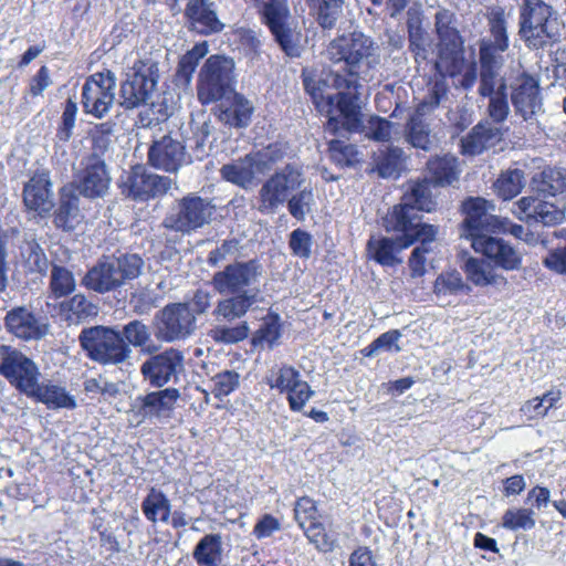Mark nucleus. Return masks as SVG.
I'll list each match as a JSON object with an SVG mask.
<instances>
[{"label":"nucleus","mask_w":566,"mask_h":566,"mask_svg":"<svg viewBox=\"0 0 566 566\" xmlns=\"http://www.w3.org/2000/svg\"><path fill=\"white\" fill-rule=\"evenodd\" d=\"M249 325L247 322H239L235 325L219 324L209 331V336L219 344H235L249 336Z\"/></svg>","instance_id":"nucleus-46"},{"label":"nucleus","mask_w":566,"mask_h":566,"mask_svg":"<svg viewBox=\"0 0 566 566\" xmlns=\"http://www.w3.org/2000/svg\"><path fill=\"white\" fill-rule=\"evenodd\" d=\"M524 186V172L517 168L502 172L494 182V189L503 200H510L517 196Z\"/></svg>","instance_id":"nucleus-45"},{"label":"nucleus","mask_w":566,"mask_h":566,"mask_svg":"<svg viewBox=\"0 0 566 566\" xmlns=\"http://www.w3.org/2000/svg\"><path fill=\"white\" fill-rule=\"evenodd\" d=\"M317 507L315 502L308 497L303 496L298 499L294 506V516L301 528L311 522L316 521Z\"/></svg>","instance_id":"nucleus-60"},{"label":"nucleus","mask_w":566,"mask_h":566,"mask_svg":"<svg viewBox=\"0 0 566 566\" xmlns=\"http://www.w3.org/2000/svg\"><path fill=\"white\" fill-rule=\"evenodd\" d=\"M464 220L461 237L473 244L475 238L493 232L500 217L493 214L495 206L484 198H469L463 202Z\"/></svg>","instance_id":"nucleus-25"},{"label":"nucleus","mask_w":566,"mask_h":566,"mask_svg":"<svg viewBox=\"0 0 566 566\" xmlns=\"http://www.w3.org/2000/svg\"><path fill=\"white\" fill-rule=\"evenodd\" d=\"M454 14L449 10H440L436 13V32L438 35V59L436 70L442 76H455L465 65L463 55V41L455 27Z\"/></svg>","instance_id":"nucleus-7"},{"label":"nucleus","mask_w":566,"mask_h":566,"mask_svg":"<svg viewBox=\"0 0 566 566\" xmlns=\"http://www.w3.org/2000/svg\"><path fill=\"white\" fill-rule=\"evenodd\" d=\"M171 502L168 496L156 488H150L143 499L140 509L146 520L153 524H168L171 515Z\"/></svg>","instance_id":"nucleus-35"},{"label":"nucleus","mask_w":566,"mask_h":566,"mask_svg":"<svg viewBox=\"0 0 566 566\" xmlns=\"http://www.w3.org/2000/svg\"><path fill=\"white\" fill-rule=\"evenodd\" d=\"M281 528L277 518L270 514H265L254 526L253 534L258 538L270 537L274 532Z\"/></svg>","instance_id":"nucleus-63"},{"label":"nucleus","mask_w":566,"mask_h":566,"mask_svg":"<svg viewBox=\"0 0 566 566\" xmlns=\"http://www.w3.org/2000/svg\"><path fill=\"white\" fill-rule=\"evenodd\" d=\"M436 206L427 180L410 184L400 203L394 206L382 219L387 232L396 238L371 237L367 243L369 258L382 266L400 264V253L417 240H436L438 229L422 222L420 211L430 212Z\"/></svg>","instance_id":"nucleus-2"},{"label":"nucleus","mask_w":566,"mask_h":566,"mask_svg":"<svg viewBox=\"0 0 566 566\" xmlns=\"http://www.w3.org/2000/svg\"><path fill=\"white\" fill-rule=\"evenodd\" d=\"M171 186L170 177L153 174L142 165H136L125 171L119 181L122 193L136 201H147L164 196Z\"/></svg>","instance_id":"nucleus-16"},{"label":"nucleus","mask_w":566,"mask_h":566,"mask_svg":"<svg viewBox=\"0 0 566 566\" xmlns=\"http://www.w3.org/2000/svg\"><path fill=\"white\" fill-rule=\"evenodd\" d=\"M196 328V316L187 303L168 304L155 315V336L165 343L187 339Z\"/></svg>","instance_id":"nucleus-14"},{"label":"nucleus","mask_w":566,"mask_h":566,"mask_svg":"<svg viewBox=\"0 0 566 566\" xmlns=\"http://www.w3.org/2000/svg\"><path fill=\"white\" fill-rule=\"evenodd\" d=\"M428 171L437 185H450L458 178V160L453 155H443L430 159Z\"/></svg>","instance_id":"nucleus-39"},{"label":"nucleus","mask_w":566,"mask_h":566,"mask_svg":"<svg viewBox=\"0 0 566 566\" xmlns=\"http://www.w3.org/2000/svg\"><path fill=\"white\" fill-rule=\"evenodd\" d=\"M51 289L55 296L73 292L75 289L73 274L64 268L54 266L51 272Z\"/></svg>","instance_id":"nucleus-54"},{"label":"nucleus","mask_w":566,"mask_h":566,"mask_svg":"<svg viewBox=\"0 0 566 566\" xmlns=\"http://www.w3.org/2000/svg\"><path fill=\"white\" fill-rule=\"evenodd\" d=\"M184 361L182 352L168 348L147 358L140 366V373L150 386L161 388L170 381L178 380V376L184 371Z\"/></svg>","instance_id":"nucleus-23"},{"label":"nucleus","mask_w":566,"mask_h":566,"mask_svg":"<svg viewBox=\"0 0 566 566\" xmlns=\"http://www.w3.org/2000/svg\"><path fill=\"white\" fill-rule=\"evenodd\" d=\"M469 292L470 287L463 282L458 271L440 273L433 285V293L438 301H443L448 296L458 295L461 292Z\"/></svg>","instance_id":"nucleus-42"},{"label":"nucleus","mask_w":566,"mask_h":566,"mask_svg":"<svg viewBox=\"0 0 566 566\" xmlns=\"http://www.w3.org/2000/svg\"><path fill=\"white\" fill-rule=\"evenodd\" d=\"M144 261L138 254L104 256L91 268L82 280V284L94 292L107 293L115 291L127 282L137 279L143 271Z\"/></svg>","instance_id":"nucleus-5"},{"label":"nucleus","mask_w":566,"mask_h":566,"mask_svg":"<svg viewBox=\"0 0 566 566\" xmlns=\"http://www.w3.org/2000/svg\"><path fill=\"white\" fill-rule=\"evenodd\" d=\"M334 66L318 76L304 75V86L316 108L328 116L325 130L332 135L356 132L360 126L359 90L374 80L379 64L378 46L360 31L343 33L326 46Z\"/></svg>","instance_id":"nucleus-1"},{"label":"nucleus","mask_w":566,"mask_h":566,"mask_svg":"<svg viewBox=\"0 0 566 566\" xmlns=\"http://www.w3.org/2000/svg\"><path fill=\"white\" fill-rule=\"evenodd\" d=\"M262 265L258 260L239 261L227 265L212 276L214 290L227 297L218 301L212 314L216 319L232 322L243 317L262 301L259 281Z\"/></svg>","instance_id":"nucleus-3"},{"label":"nucleus","mask_w":566,"mask_h":566,"mask_svg":"<svg viewBox=\"0 0 566 566\" xmlns=\"http://www.w3.org/2000/svg\"><path fill=\"white\" fill-rule=\"evenodd\" d=\"M486 20L491 33L490 39L479 43L480 71H502L503 53L510 46L507 19L504 8L494 6L488 9Z\"/></svg>","instance_id":"nucleus-12"},{"label":"nucleus","mask_w":566,"mask_h":566,"mask_svg":"<svg viewBox=\"0 0 566 566\" xmlns=\"http://www.w3.org/2000/svg\"><path fill=\"white\" fill-rule=\"evenodd\" d=\"M82 221L80 212V198L72 192V188L63 187L61 190L60 205L54 212V224L63 231H73Z\"/></svg>","instance_id":"nucleus-33"},{"label":"nucleus","mask_w":566,"mask_h":566,"mask_svg":"<svg viewBox=\"0 0 566 566\" xmlns=\"http://www.w3.org/2000/svg\"><path fill=\"white\" fill-rule=\"evenodd\" d=\"M261 13L263 22L268 25L274 40L285 54L289 56H300L298 33L293 31L287 24L290 18L287 0H264Z\"/></svg>","instance_id":"nucleus-17"},{"label":"nucleus","mask_w":566,"mask_h":566,"mask_svg":"<svg viewBox=\"0 0 566 566\" xmlns=\"http://www.w3.org/2000/svg\"><path fill=\"white\" fill-rule=\"evenodd\" d=\"M60 315L70 325H78L98 314V307L85 295L75 294L60 303Z\"/></svg>","instance_id":"nucleus-34"},{"label":"nucleus","mask_w":566,"mask_h":566,"mask_svg":"<svg viewBox=\"0 0 566 566\" xmlns=\"http://www.w3.org/2000/svg\"><path fill=\"white\" fill-rule=\"evenodd\" d=\"M566 185V169L547 168L533 177L532 189L543 197L559 198L564 196Z\"/></svg>","instance_id":"nucleus-36"},{"label":"nucleus","mask_w":566,"mask_h":566,"mask_svg":"<svg viewBox=\"0 0 566 566\" xmlns=\"http://www.w3.org/2000/svg\"><path fill=\"white\" fill-rule=\"evenodd\" d=\"M536 524L535 512L531 509H509L502 516V526L510 531H530Z\"/></svg>","instance_id":"nucleus-47"},{"label":"nucleus","mask_w":566,"mask_h":566,"mask_svg":"<svg viewBox=\"0 0 566 566\" xmlns=\"http://www.w3.org/2000/svg\"><path fill=\"white\" fill-rule=\"evenodd\" d=\"M252 156L258 163L259 170L265 174L284 158L285 150L281 144H272L260 151L253 153Z\"/></svg>","instance_id":"nucleus-52"},{"label":"nucleus","mask_w":566,"mask_h":566,"mask_svg":"<svg viewBox=\"0 0 566 566\" xmlns=\"http://www.w3.org/2000/svg\"><path fill=\"white\" fill-rule=\"evenodd\" d=\"M281 337L280 316L268 314L252 338L254 347L272 349L279 344Z\"/></svg>","instance_id":"nucleus-41"},{"label":"nucleus","mask_w":566,"mask_h":566,"mask_svg":"<svg viewBox=\"0 0 566 566\" xmlns=\"http://www.w3.org/2000/svg\"><path fill=\"white\" fill-rule=\"evenodd\" d=\"M566 202L559 198L543 197L536 192L514 203L512 212L520 220H534L544 226L559 224L565 220Z\"/></svg>","instance_id":"nucleus-20"},{"label":"nucleus","mask_w":566,"mask_h":566,"mask_svg":"<svg viewBox=\"0 0 566 566\" xmlns=\"http://www.w3.org/2000/svg\"><path fill=\"white\" fill-rule=\"evenodd\" d=\"M447 95V85L443 81H437L429 90V94L418 104L415 115L406 126V139L415 148L430 150L434 144L430 135V128L423 122L422 116L436 109L441 99Z\"/></svg>","instance_id":"nucleus-18"},{"label":"nucleus","mask_w":566,"mask_h":566,"mask_svg":"<svg viewBox=\"0 0 566 566\" xmlns=\"http://www.w3.org/2000/svg\"><path fill=\"white\" fill-rule=\"evenodd\" d=\"M301 380L302 375L300 370L287 364L272 368L268 376V385L280 394H287Z\"/></svg>","instance_id":"nucleus-44"},{"label":"nucleus","mask_w":566,"mask_h":566,"mask_svg":"<svg viewBox=\"0 0 566 566\" xmlns=\"http://www.w3.org/2000/svg\"><path fill=\"white\" fill-rule=\"evenodd\" d=\"M471 247L475 252L484 254L504 270L512 271L521 266V253L503 239L486 234L485 237L475 238Z\"/></svg>","instance_id":"nucleus-28"},{"label":"nucleus","mask_w":566,"mask_h":566,"mask_svg":"<svg viewBox=\"0 0 566 566\" xmlns=\"http://www.w3.org/2000/svg\"><path fill=\"white\" fill-rule=\"evenodd\" d=\"M158 63L151 57L134 62L120 85V105L125 109H134L147 105L158 83Z\"/></svg>","instance_id":"nucleus-8"},{"label":"nucleus","mask_w":566,"mask_h":566,"mask_svg":"<svg viewBox=\"0 0 566 566\" xmlns=\"http://www.w3.org/2000/svg\"><path fill=\"white\" fill-rule=\"evenodd\" d=\"M304 184L302 169L295 165H285L262 184L259 190L258 210L263 214L275 213Z\"/></svg>","instance_id":"nucleus-11"},{"label":"nucleus","mask_w":566,"mask_h":566,"mask_svg":"<svg viewBox=\"0 0 566 566\" xmlns=\"http://www.w3.org/2000/svg\"><path fill=\"white\" fill-rule=\"evenodd\" d=\"M216 207L209 198L189 193L177 200L165 217L166 229L190 234L209 224Z\"/></svg>","instance_id":"nucleus-10"},{"label":"nucleus","mask_w":566,"mask_h":566,"mask_svg":"<svg viewBox=\"0 0 566 566\" xmlns=\"http://www.w3.org/2000/svg\"><path fill=\"white\" fill-rule=\"evenodd\" d=\"M408 15L407 27L410 50L413 52L416 60L419 57L426 59V31L422 28L421 18L419 14H411L410 12Z\"/></svg>","instance_id":"nucleus-48"},{"label":"nucleus","mask_w":566,"mask_h":566,"mask_svg":"<svg viewBox=\"0 0 566 566\" xmlns=\"http://www.w3.org/2000/svg\"><path fill=\"white\" fill-rule=\"evenodd\" d=\"M78 342L87 357L102 365H119L132 355L120 332L113 327L96 325L84 328Z\"/></svg>","instance_id":"nucleus-6"},{"label":"nucleus","mask_w":566,"mask_h":566,"mask_svg":"<svg viewBox=\"0 0 566 566\" xmlns=\"http://www.w3.org/2000/svg\"><path fill=\"white\" fill-rule=\"evenodd\" d=\"M317 22L325 29L331 30L335 27L337 19L342 13L344 0H317Z\"/></svg>","instance_id":"nucleus-51"},{"label":"nucleus","mask_w":566,"mask_h":566,"mask_svg":"<svg viewBox=\"0 0 566 566\" xmlns=\"http://www.w3.org/2000/svg\"><path fill=\"white\" fill-rule=\"evenodd\" d=\"M148 163L156 169L176 172L186 163L185 146L170 136H164L149 147Z\"/></svg>","instance_id":"nucleus-26"},{"label":"nucleus","mask_w":566,"mask_h":566,"mask_svg":"<svg viewBox=\"0 0 566 566\" xmlns=\"http://www.w3.org/2000/svg\"><path fill=\"white\" fill-rule=\"evenodd\" d=\"M289 407L292 411H302L307 401L313 398L315 391L311 388L307 381L301 380L287 394Z\"/></svg>","instance_id":"nucleus-57"},{"label":"nucleus","mask_w":566,"mask_h":566,"mask_svg":"<svg viewBox=\"0 0 566 566\" xmlns=\"http://www.w3.org/2000/svg\"><path fill=\"white\" fill-rule=\"evenodd\" d=\"M403 164V151L399 147H387L375 157V169L382 178L398 177Z\"/></svg>","instance_id":"nucleus-40"},{"label":"nucleus","mask_w":566,"mask_h":566,"mask_svg":"<svg viewBox=\"0 0 566 566\" xmlns=\"http://www.w3.org/2000/svg\"><path fill=\"white\" fill-rule=\"evenodd\" d=\"M51 186L45 174H38V216L50 212L54 206Z\"/></svg>","instance_id":"nucleus-58"},{"label":"nucleus","mask_w":566,"mask_h":566,"mask_svg":"<svg viewBox=\"0 0 566 566\" xmlns=\"http://www.w3.org/2000/svg\"><path fill=\"white\" fill-rule=\"evenodd\" d=\"M507 72L480 71L479 94L489 98L488 115L493 123H504L510 114Z\"/></svg>","instance_id":"nucleus-24"},{"label":"nucleus","mask_w":566,"mask_h":566,"mask_svg":"<svg viewBox=\"0 0 566 566\" xmlns=\"http://www.w3.org/2000/svg\"><path fill=\"white\" fill-rule=\"evenodd\" d=\"M212 394L222 399L230 395L239 386V374L233 370H226L217 374L212 379Z\"/></svg>","instance_id":"nucleus-53"},{"label":"nucleus","mask_w":566,"mask_h":566,"mask_svg":"<svg viewBox=\"0 0 566 566\" xmlns=\"http://www.w3.org/2000/svg\"><path fill=\"white\" fill-rule=\"evenodd\" d=\"M219 119L231 127H247L253 114V105L243 95L233 91L227 97L220 99Z\"/></svg>","instance_id":"nucleus-29"},{"label":"nucleus","mask_w":566,"mask_h":566,"mask_svg":"<svg viewBox=\"0 0 566 566\" xmlns=\"http://www.w3.org/2000/svg\"><path fill=\"white\" fill-rule=\"evenodd\" d=\"M125 343L134 347H143L150 340V329L142 321L134 319L124 325L120 333Z\"/></svg>","instance_id":"nucleus-50"},{"label":"nucleus","mask_w":566,"mask_h":566,"mask_svg":"<svg viewBox=\"0 0 566 566\" xmlns=\"http://www.w3.org/2000/svg\"><path fill=\"white\" fill-rule=\"evenodd\" d=\"M544 264L560 274H566V248L556 249L545 258Z\"/></svg>","instance_id":"nucleus-64"},{"label":"nucleus","mask_w":566,"mask_h":566,"mask_svg":"<svg viewBox=\"0 0 566 566\" xmlns=\"http://www.w3.org/2000/svg\"><path fill=\"white\" fill-rule=\"evenodd\" d=\"M197 566H221L224 558L222 535L209 533L203 535L192 549Z\"/></svg>","instance_id":"nucleus-32"},{"label":"nucleus","mask_w":566,"mask_h":566,"mask_svg":"<svg viewBox=\"0 0 566 566\" xmlns=\"http://www.w3.org/2000/svg\"><path fill=\"white\" fill-rule=\"evenodd\" d=\"M311 543L316 548L323 552L332 551L334 547V539H331L326 534L325 527L321 522L314 521L302 528Z\"/></svg>","instance_id":"nucleus-56"},{"label":"nucleus","mask_w":566,"mask_h":566,"mask_svg":"<svg viewBox=\"0 0 566 566\" xmlns=\"http://www.w3.org/2000/svg\"><path fill=\"white\" fill-rule=\"evenodd\" d=\"M82 166L83 168L65 188H72L73 193L78 192L85 198H103L108 192L112 180L105 160L93 153L83 160Z\"/></svg>","instance_id":"nucleus-19"},{"label":"nucleus","mask_w":566,"mask_h":566,"mask_svg":"<svg viewBox=\"0 0 566 566\" xmlns=\"http://www.w3.org/2000/svg\"><path fill=\"white\" fill-rule=\"evenodd\" d=\"M463 269L468 280L476 286H486L495 281L490 265L478 259L469 258Z\"/></svg>","instance_id":"nucleus-49"},{"label":"nucleus","mask_w":566,"mask_h":566,"mask_svg":"<svg viewBox=\"0 0 566 566\" xmlns=\"http://www.w3.org/2000/svg\"><path fill=\"white\" fill-rule=\"evenodd\" d=\"M313 238L302 229H295L290 234L289 247L295 256L308 259L312 254Z\"/></svg>","instance_id":"nucleus-55"},{"label":"nucleus","mask_w":566,"mask_h":566,"mask_svg":"<svg viewBox=\"0 0 566 566\" xmlns=\"http://www.w3.org/2000/svg\"><path fill=\"white\" fill-rule=\"evenodd\" d=\"M220 174L226 181L249 189L253 187L256 176L262 172L252 154H248L243 158L223 165Z\"/></svg>","instance_id":"nucleus-31"},{"label":"nucleus","mask_w":566,"mask_h":566,"mask_svg":"<svg viewBox=\"0 0 566 566\" xmlns=\"http://www.w3.org/2000/svg\"><path fill=\"white\" fill-rule=\"evenodd\" d=\"M235 86L234 61L223 55H211L199 73L198 98L201 104L220 101L233 93Z\"/></svg>","instance_id":"nucleus-9"},{"label":"nucleus","mask_w":566,"mask_h":566,"mask_svg":"<svg viewBox=\"0 0 566 566\" xmlns=\"http://www.w3.org/2000/svg\"><path fill=\"white\" fill-rule=\"evenodd\" d=\"M518 36L530 50H541L559 40L557 11L544 0H522L518 4Z\"/></svg>","instance_id":"nucleus-4"},{"label":"nucleus","mask_w":566,"mask_h":566,"mask_svg":"<svg viewBox=\"0 0 566 566\" xmlns=\"http://www.w3.org/2000/svg\"><path fill=\"white\" fill-rule=\"evenodd\" d=\"M502 139V132L488 120L479 123L461 139L462 153L465 155H479L483 150L495 146Z\"/></svg>","instance_id":"nucleus-30"},{"label":"nucleus","mask_w":566,"mask_h":566,"mask_svg":"<svg viewBox=\"0 0 566 566\" xmlns=\"http://www.w3.org/2000/svg\"><path fill=\"white\" fill-rule=\"evenodd\" d=\"M420 244L416 247L409 259V269L413 277L422 276L426 272V254L431 252L429 247L434 240H418Z\"/></svg>","instance_id":"nucleus-59"},{"label":"nucleus","mask_w":566,"mask_h":566,"mask_svg":"<svg viewBox=\"0 0 566 566\" xmlns=\"http://www.w3.org/2000/svg\"><path fill=\"white\" fill-rule=\"evenodd\" d=\"M180 392L176 388H165L138 396L132 406V413L136 424L147 420L167 422L176 409Z\"/></svg>","instance_id":"nucleus-22"},{"label":"nucleus","mask_w":566,"mask_h":566,"mask_svg":"<svg viewBox=\"0 0 566 566\" xmlns=\"http://www.w3.org/2000/svg\"><path fill=\"white\" fill-rule=\"evenodd\" d=\"M38 401L50 409L73 410L77 407L76 398L64 387L54 384L38 385Z\"/></svg>","instance_id":"nucleus-37"},{"label":"nucleus","mask_w":566,"mask_h":566,"mask_svg":"<svg viewBox=\"0 0 566 566\" xmlns=\"http://www.w3.org/2000/svg\"><path fill=\"white\" fill-rule=\"evenodd\" d=\"M0 375L22 392L35 397V364L18 349L0 346Z\"/></svg>","instance_id":"nucleus-21"},{"label":"nucleus","mask_w":566,"mask_h":566,"mask_svg":"<svg viewBox=\"0 0 566 566\" xmlns=\"http://www.w3.org/2000/svg\"><path fill=\"white\" fill-rule=\"evenodd\" d=\"M185 17L190 29L203 35L219 33L224 29V23L218 17L217 4L212 0H189Z\"/></svg>","instance_id":"nucleus-27"},{"label":"nucleus","mask_w":566,"mask_h":566,"mask_svg":"<svg viewBox=\"0 0 566 566\" xmlns=\"http://www.w3.org/2000/svg\"><path fill=\"white\" fill-rule=\"evenodd\" d=\"M116 75L105 70L90 75L82 86L81 104L85 114L95 118L106 116L115 101Z\"/></svg>","instance_id":"nucleus-15"},{"label":"nucleus","mask_w":566,"mask_h":566,"mask_svg":"<svg viewBox=\"0 0 566 566\" xmlns=\"http://www.w3.org/2000/svg\"><path fill=\"white\" fill-rule=\"evenodd\" d=\"M290 214L297 221H305L306 217L314 211L315 197L311 187H301L293 192L286 201Z\"/></svg>","instance_id":"nucleus-43"},{"label":"nucleus","mask_w":566,"mask_h":566,"mask_svg":"<svg viewBox=\"0 0 566 566\" xmlns=\"http://www.w3.org/2000/svg\"><path fill=\"white\" fill-rule=\"evenodd\" d=\"M392 124L380 117H371L368 122L366 136L377 140L386 142L390 138Z\"/></svg>","instance_id":"nucleus-62"},{"label":"nucleus","mask_w":566,"mask_h":566,"mask_svg":"<svg viewBox=\"0 0 566 566\" xmlns=\"http://www.w3.org/2000/svg\"><path fill=\"white\" fill-rule=\"evenodd\" d=\"M76 114V103L72 99H67L61 118L62 123L57 130V137L60 138V140L66 142L70 139L73 128L75 126Z\"/></svg>","instance_id":"nucleus-61"},{"label":"nucleus","mask_w":566,"mask_h":566,"mask_svg":"<svg viewBox=\"0 0 566 566\" xmlns=\"http://www.w3.org/2000/svg\"><path fill=\"white\" fill-rule=\"evenodd\" d=\"M507 72V87L511 88V102L516 115L525 122H533L544 112L538 82L521 65Z\"/></svg>","instance_id":"nucleus-13"},{"label":"nucleus","mask_w":566,"mask_h":566,"mask_svg":"<svg viewBox=\"0 0 566 566\" xmlns=\"http://www.w3.org/2000/svg\"><path fill=\"white\" fill-rule=\"evenodd\" d=\"M6 326L10 333L22 339L35 336V316L27 307H18L6 316Z\"/></svg>","instance_id":"nucleus-38"}]
</instances>
